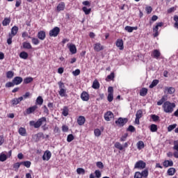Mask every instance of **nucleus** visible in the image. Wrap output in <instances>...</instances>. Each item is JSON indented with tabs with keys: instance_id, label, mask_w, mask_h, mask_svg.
I'll list each match as a JSON object with an SVG mask.
<instances>
[{
	"instance_id": "f257e3e1",
	"label": "nucleus",
	"mask_w": 178,
	"mask_h": 178,
	"mask_svg": "<svg viewBox=\"0 0 178 178\" xmlns=\"http://www.w3.org/2000/svg\"><path fill=\"white\" fill-rule=\"evenodd\" d=\"M162 107L165 113H172L174 111V108L176 107V105L175 103H171L167 101L163 104Z\"/></svg>"
},
{
	"instance_id": "f03ea898",
	"label": "nucleus",
	"mask_w": 178,
	"mask_h": 178,
	"mask_svg": "<svg viewBox=\"0 0 178 178\" xmlns=\"http://www.w3.org/2000/svg\"><path fill=\"white\" fill-rule=\"evenodd\" d=\"M47 122L46 118L42 117V118L38 119V120L36 122H35L34 121H31L29 122V124L31 127H34V128H35V129H38L42 124V122Z\"/></svg>"
},
{
	"instance_id": "7ed1b4c3",
	"label": "nucleus",
	"mask_w": 178,
	"mask_h": 178,
	"mask_svg": "<svg viewBox=\"0 0 178 178\" xmlns=\"http://www.w3.org/2000/svg\"><path fill=\"white\" fill-rule=\"evenodd\" d=\"M59 86V91L58 94L61 97H66L67 95V90L65 89V85L63 82L60 81L58 83Z\"/></svg>"
},
{
	"instance_id": "20e7f679",
	"label": "nucleus",
	"mask_w": 178,
	"mask_h": 178,
	"mask_svg": "<svg viewBox=\"0 0 178 178\" xmlns=\"http://www.w3.org/2000/svg\"><path fill=\"white\" fill-rule=\"evenodd\" d=\"M149 175L148 169L143 170L141 172H136L134 175V178H147Z\"/></svg>"
},
{
	"instance_id": "39448f33",
	"label": "nucleus",
	"mask_w": 178,
	"mask_h": 178,
	"mask_svg": "<svg viewBox=\"0 0 178 178\" xmlns=\"http://www.w3.org/2000/svg\"><path fill=\"white\" fill-rule=\"evenodd\" d=\"M60 31V28H58V26H55L54 28H53V29H51L49 31V35L50 37L56 38L59 34Z\"/></svg>"
},
{
	"instance_id": "423d86ee",
	"label": "nucleus",
	"mask_w": 178,
	"mask_h": 178,
	"mask_svg": "<svg viewBox=\"0 0 178 178\" xmlns=\"http://www.w3.org/2000/svg\"><path fill=\"white\" fill-rule=\"evenodd\" d=\"M146 167V163H145L143 161H138L134 165L135 169H138V170H143Z\"/></svg>"
},
{
	"instance_id": "0eeeda50",
	"label": "nucleus",
	"mask_w": 178,
	"mask_h": 178,
	"mask_svg": "<svg viewBox=\"0 0 178 178\" xmlns=\"http://www.w3.org/2000/svg\"><path fill=\"white\" fill-rule=\"evenodd\" d=\"M127 122H128V120L127 118H118V120L115 121V124L119 127H122L127 123Z\"/></svg>"
},
{
	"instance_id": "6e6552de",
	"label": "nucleus",
	"mask_w": 178,
	"mask_h": 178,
	"mask_svg": "<svg viewBox=\"0 0 178 178\" xmlns=\"http://www.w3.org/2000/svg\"><path fill=\"white\" fill-rule=\"evenodd\" d=\"M163 22H158V24L156 25V26H154L153 28V32L154 33V37L156 38L159 36V27L163 26Z\"/></svg>"
},
{
	"instance_id": "1a4fd4ad",
	"label": "nucleus",
	"mask_w": 178,
	"mask_h": 178,
	"mask_svg": "<svg viewBox=\"0 0 178 178\" xmlns=\"http://www.w3.org/2000/svg\"><path fill=\"white\" fill-rule=\"evenodd\" d=\"M113 118H114V114L111 111H107L104 114V120L107 122L111 121Z\"/></svg>"
},
{
	"instance_id": "9d476101",
	"label": "nucleus",
	"mask_w": 178,
	"mask_h": 178,
	"mask_svg": "<svg viewBox=\"0 0 178 178\" xmlns=\"http://www.w3.org/2000/svg\"><path fill=\"white\" fill-rule=\"evenodd\" d=\"M37 108H38L37 105L31 106L26 110L25 113L26 115H30V114L34 113V112L36 111Z\"/></svg>"
},
{
	"instance_id": "9b49d317",
	"label": "nucleus",
	"mask_w": 178,
	"mask_h": 178,
	"mask_svg": "<svg viewBox=\"0 0 178 178\" xmlns=\"http://www.w3.org/2000/svg\"><path fill=\"white\" fill-rule=\"evenodd\" d=\"M104 47L101 44V43H95L94 44V50L97 52H99L104 50Z\"/></svg>"
},
{
	"instance_id": "f8f14e48",
	"label": "nucleus",
	"mask_w": 178,
	"mask_h": 178,
	"mask_svg": "<svg viewBox=\"0 0 178 178\" xmlns=\"http://www.w3.org/2000/svg\"><path fill=\"white\" fill-rule=\"evenodd\" d=\"M117 47L119 48L120 50H123L124 49V42L122 40V39H118L116 40V43H115Z\"/></svg>"
},
{
	"instance_id": "ddd939ff",
	"label": "nucleus",
	"mask_w": 178,
	"mask_h": 178,
	"mask_svg": "<svg viewBox=\"0 0 178 178\" xmlns=\"http://www.w3.org/2000/svg\"><path fill=\"white\" fill-rule=\"evenodd\" d=\"M173 149L177 151V152H174L173 156H174L176 159H178V140L174 141Z\"/></svg>"
},
{
	"instance_id": "4468645a",
	"label": "nucleus",
	"mask_w": 178,
	"mask_h": 178,
	"mask_svg": "<svg viewBox=\"0 0 178 178\" xmlns=\"http://www.w3.org/2000/svg\"><path fill=\"white\" fill-rule=\"evenodd\" d=\"M161 55V54L160 53L159 50H157V49H155L152 53V56L156 59H159Z\"/></svg>"
},
{
	"instance_id": "2eb2a0df",
	"label": "nucleus",
	"mask_w": 178,
	"mask_h": 178,
	"mask_svg": "<svg viewBox=\"0 0 178 178\" xmlns=\"http://www.w3.org/2000/svg\"><path fill=\"white\" fill-rule=\"evenodd\" d=\"M81 99L83 102H88L90 99V95H88V93H87L86 92L84 91L81 95Z\"/></svg>"
},
{
	"instance_id": "dca6fc26",
	"label": "nucleus",
	"mask_w": 178,
	"mask_h": 178,
	"mask_svg": "<svg viewBox=\"0 0 178 178\" xmlns=\"http://www.w3.org/2000/svg\"><path fill=\"white\" fill-rule=\"evenodd\" d=\"M51 156V153L49 151H46L42 156V159L44 161H49Z\"/></svg>"
},
{
	"instance_id": "f3484780",
	"label": "nucleus",
	"mask_w": 178,
	"mask_h": 178,
	"mask_svg": "<svg viewBox=\"0 0 178 178\" xmlns=\"http://www.w3.org/2000/svg\"><path fill=\"white\" fill-rule=\"evenodd\" d=\"M35 142H38L41 138H44V136L42 133H38L33 136Z\"/></svg>"
},
{
	"instance_id": "a211bd4d",
	"label": "nucleus",
	"mask_w": 178,
	"mask_h": 178,
	"mask_svg": "<svg viewBox=\"0 0 178 178\" xmlns=\"http://www.w3.org/2000/svg\"><path fill=\"white\" fill-rule=\"evenodd\" d=\"M23 81V79L22 77L16 76L13 80V82L14 83V85H19Z\"/></svg>"
},
{
	"instance_id": "6ab92c4d",
	"label": "nucleus",
	"mask_w": 178,
	"mask_h": 178,
	"mask_svg": "<svg viewBox=\"0 0 178 178\" xmlns=\"http://www.w3.org/2000/svg\"><path fill=\"white\" fill-rule=\"evenodd\" d=\"M86 122V118L83 116H79L77 119V123L79 126H82Z\"/></svg>"
},
{
	"instance_id": "aec40b11",
	"label": "nucleus",
	"mask_w": 178,
	"mask_h": 178,
	"mask_svg": "<svg viewBox=\"0 0 178 178\" xmlns=\"http://www.w3.org/2000/svg\"><path fill=\"white\" fill-rule=\"evenodd\" d=\"M65 8V3H63V1H61L60 3H59V4L57 6V11L58 12H60V11H63L64 9Z\"/></svg>"
},
{
	"instance_id": "412c9836",
	"label": "nucleus",
	"mask_w": 178,
	"mask_h": 178,
	"mask_svg": "<svg viewBox=\"0 0 178 178\" xmlns=\"http://www.w3.org/2000/svg\"><path fill=\"white\" fill-rule=\"evenodd\" d=\"M45 37H46V33H45L44 31H40V32H38V38L40 40H44L45 39Z\"/></svg>"
},
{
	"instance_id": "4be33fe9",
	"label": "nucleus",
	"mask_w": 178,
	"mask_h": 178,
	"mask_svg": "<svg viewBox=\"0 0 178 178\" xmlns=\"http://www.w3.org/2000/svg\"><path fill=\"white\" fill-rule=\"evenodd\" d=\"M163 165L165 168H168V167H172L173 166L174 163L172 161H168V160H165L164 161V162L163 163Z\"/></svg>"
},
{
	"instance_id": "5701e85b",
	"label": "nucleus",
	"mask_w": 178,
	"mask_h": 178,
	"mask_svg": "<svg viewBox=\"0 0 178 178\" xmlns=\"http://www.w3.org/2000/svg\"><path fill=\"white\" fill-rule=\"evenodd\" d=\"M18 30V26H13V28L11 29V33L8 34L14 37L17 35Z\"/></svg>"
},
{
	"instance_id": "b1692460",
	"label": "nucleus",
	"mask_w": 178,
	"mask_h": 178,
	"mask_svg": "<svg viewBox=\"0 0 178 178\" xmlns=\"http://www.w3.org/2000/svg\"><path fill=\"white\" fill-rule=\"evenodd\" d=\"M23 100V97H20L18 99L15 98L11 101V103L13 106H15L17 104H18L20 102H22Z\"/></svg>"
},
{
	"instance_id": "393cba45",
	"label": "nucleus",
	"mask_w": 178,
	"mask_h": 178,
	"mask_svg": "<svg viewBox=\"0 0 178 178\" xmlns=\"http://www.w3.org/2000/svg\"><path fill=\"white\" fill-rule=\"evenodd\" d=\"M29 57V54L28 53H26V51H21V53H19V58L24 60H26Z\"/></svg>"
},
{
	"instance_id": "a878e982",
	"label": "nucleus",
	"mask_w": 178,
	"mask_h": 178,
	"mask_svg": "<svg viewBox=\"0 0 178 178\" xmlns=\"http://www.w3.org/2000/svg\"><path fill=\"white\" fill-rule=\"evenodd\" d=\"M69 49H70V51L72 54H75L76 53V47L75 44H70Z\"/></svg>"
},
{
	"instance_id": "bb28decb",
	"label": "nucleus",
	"mask_w": 178,
	"mask_h": 178,
	"mask_svg": "<svg viewBox=\"0 0 178 178\" xmlns=\"http://www.w3.org/2000/svg\"><path fill=\"white\" fill-rule=\"evenodd\" d=\"M18 133L19 134V135H21L22 136H26V131L25 128L23 127H20L18 130Z\"/></svg>"
},
{
	"instance_id": "cd10ccee",
	"label": "nucleus",
	"mask_w": 178,
	"mask_h": 178,
	"mask_svg": "<svg viewBox=\"0 0 178 178\" xmlns=\"http://www.w3.org/2000/svg\"><path fill=\"white\" fill-rule=\"evenodd\" d=\"M167 102V97L166 96H163L161 99H160L158 102H157V105L158 106H161L163 105V104Z\"/></svg>"
},
{
	"instance_id": "c85d7f7f",
	"label": "nucleus",
	"mask_w": 178,
	"mask_h": 178,
	"mask_svg": "<svg viewBox=\"0 0 178 178\" xmlns=\"http://www.w3.org/2000/svg\"><path fill=\"white\" fill-rule=\"evenodd\" d=\"M138 150H140L145 147V144L142 140H140L136 144Z\"/></svg>"
},
{
	"instance_id": "c756f323",
	"label": "nucleus",
	"mask_w": 178,
	"mask_h": 178,
	"mask_svg": "<svg viewBox=\"0 0 178 178\" xmlns=\"http://www.w3.org/2000/svg\"><path fill=\"white\" fill-rule=\"evenodd\" d=\"M22 45H23V48L25 49H32V46H31V43H29V42H24Z\"/></svg>"
},
{
	"instance_id": "7c9ffc66",
	"label": "nucleus",
	"mask_w": 178,
	"mask_h": 178,
	"mask_svg": "<svg viewBox=\"0 0 178 178\" xmlns=\"http://www.w3.org/2000/svg\"><path fill=\"white\" fill-rule=\"evenodd\" d=\"M176 172V170L174 168H170L168 169L167 173L169 176H173Z\"/></svg>"
},
{
	"instance_id": "2f4dec72",
	"label": "nucleus",
	"mask_w": 178,
	"mask_h": 178,
	"mask_svg": "<svg viewBox=\"0 0 178 178\" xmlns=\"http://www.w3.org/2000/svg\"><path fill=\"white\" fill-rule=\"evenodd\" d=\"M147 92H148V90L145 88H143L140 91V95L142 97H145L147 95Z\"/></svg>"
},
{
	"instance_id": "473e14b6",
	"label": "nucleus",
	"mask_w": 178,
	"mask_h": 178,
	"mask_svg": "<svg viewBox=\"0 0 178 178\" xmlns=\"http://www.w3.org/2000/svg\"><path fill=\"white\" fill-rule=\"evenodd\" d=\"M92 88L95 89V90H97L100 87V85H99V83L98 82L97 80H95L93 83H92Z\"/></svg>"
},
{
	"instance_id": "72a5a7b5",
	"label": "nucleus",
	"mask_w": 178,
	"mask_h": 178,
	"mask_svg": "<svg viewBox=\"0 0 178 178\" xmlns=\"http://www.w3.org/2000/svg\"><path fill=\"white\" fill-rule=\"evenodd\" d=\"M82 10L85 13L86 15H88L91 13L92 10H91V8H88V7H83Z\"/></svg>"
},
{
	"instance_id": "f704fd0d",
	"label": "nucleus",
	"mask_w": 178,
	"mask_h": 178,
	"mask_svg": "<svg viewBox=\"0 0 178 178\" xmlns=\"http://www.w3.org/2000/svg\"><path fill=\"white\" fill-rule=\"evenodd\" d=\"M68 113H69V109L67 106H64L62 111L63 115L66 117L68 115Z\"/></svg>"
},
{
	"instance_id": "c9c22d12",
	"label": "nucleus",
	"mask_w": 178,
	"mask_h": 178,
	"mask_svg": "<svg viewBox=\"0 0 178 178\" xmlns=\"http://www.w3.org/2000/svg\"><path fill=\"white\" fill-rule=\"evenodd\" d=\"M10 23V18H4L3 21L2 22V25L3 26H6L9 25Z\"/></svg>"
},
{
	"instance_id": "e433bc0d",
	"label": "nucleus",
	"mask_w": 178,
	"mask_h": 178,
	"mask_svg": "<svg viewBox=\"0 0 178 178\" xmlns=\"http://www.w3.org/2000/svg\"><path fill=\"white\" fill-rule=\"evenodd\" d=\"M43 102H44V100L42 99V97L39 96V97L37 98V99H36V103H35V104H36V106H37V105L41 106V105H42Z\"/></svg>"
},
{
	"instance_id": "4c0bfd02",
	"label": "nucleus",
	"mask_w": 178,
	"mask_h": 178,
	"mask_svg": "<svg viewBox=\"0 0 178 178\" xmlns=\"http://www.w3.org/2000/svg\"><path fill=\"white\" fill-rule=\"evenodd\" d=\"M8 159V156L3 154V152L0 154V161L1 162H4L5 161H6Z\"/></svg>"
},
{
	"instance_id": "58836bf2",
	"label": "nucleus",
	"mask_w": 178,
	"mask_h": 178,
	"mask_svg": "<svg viewBox=\"0 0 178 178\" xmlns=\"http://www.w3.org/2000/svg\"><path fill=\"white\" fill-rule=\"evenodd\" d=\"M165 90L168 92V94L172 95L175 92V89L172 87L170 88H166Z\"/></svg>"
},
{
	"instance_id": "ea45409f",
	"label": "nucleus",
	"mask_w": 178,
	"mask_h": 178,
	"mask_svg": "<svg viewBox=\"0 0 178 178\" xmlns=\"http://www.w3.org/2000/svg\"><path fill=\"white\" fill-rule=\"evenodd\" d=\"M177 127V124H171L168 127V132H171L172 130H174L175 129H176V127Z\"/></svg>"
},
{
	"instance_id": "a19ab883",
	"label": "nucleus",
	"mask_w": 178,
	"mask_h": 178,
	"mask_svg": "<svg viewBox=\"0 0 178 178\" xmlns=\"http://www.w3.org/2000/svg\"><path fill=\"white\" fill-rule=\"evenodd\" d=\"M14 76V72L12 71H8L6 72V77L7 79H12Z\"/></svg>"
},
{
	"instance_id": "79ce46f5",
	"label": "nucleus",
	"mask_w": 178,
	"mask_h": 178,
	"mask_svg": "<svg viewBox=\"0 0 178 178\" xmlns=\"http://www.w3.org/2000/svg\"><path fill=\"white\" fill-rule=\"evenodd\" d=\"M159 83V80H154L152 83V84L149 86V88H154L155 86H156Z\"/></svg>"
},
{
	"instance_id": "37998d69",
	"label": "nucleus",
	"mask_w": 178,
	"mask_h": 178,
	"mask_svg": "<svg viewBox=\"0 0 178 178\" xmlns=\"http://www.w3.org/2000/svg\"><path fill=\"white\" fill-rule=\"evenodd\" d=\"M33 81V78H31V77H27V78L24 79V83L25 84H28V83H31Z\"/></svg>"
},
{
	"instance_id": "c03bdc74",
	"label": "nucleus",
	"mask_w": 178,
	"mask_h": 178,
	"mask_svg": "<svg viewBox=\"0 0 178 178\" xmlns=\"http://www.w3.org/2000/svg\"><path fill=\"white\" fill-rule=\"evenodd\" d=\"M115 147L117 148V149H118L120 150V151H122V150H123V147H122V145L120 143H118V142L115 143Z\"/></svg>"
},
{
	"instance_id": "a18cd8bd",
	"label": "nucleus",
	"mask_w": 178,
	"mask_h": 178,
	"mask_svg": "<svg viewBox=\"0 0 178 178\" xmlns=\"http://www.w3.org/2000/svg\"><path fill=\"white\" fill-rule=\"evenodd\" d=\"M143 117V111L142 110H138L136 114V118L140 119Z\"/></svg>"
},
{
	"instance_id": "49530a36",
	"label": "nucleus",
	"mask_w": 178,
	"mask_h": 178,
	"mask_svg": "<svg viewBox=\"0 0 178 178\" xmlns=\"http://www.w3.org/2000/svg\"><path fill=\"white\" fill-rule=\"evenodd\" d=\"M94 134L96 137H99L102 134V132H101L100 129H96L94 131Z\"/></svg>"
},
{
	"instance_id": "de8ad7c7",
	"label": "nucleus",
	"mask_w": 178,
	"mask_h": 178,
	"mask_svg": "<svg viewBox=\"0 0 178 178\" xmlns=\"http://www.w3.org/2000/svg\"><path fill=\"white\" fill-rule=\"evenodd\" d=\"M157 130H158V128H157V126L156 124H152L150 126V131L152 132H156V131H157Z\"/></svg>"
},
{
	"instance_id": "09e8293b",
	"label": "nucleus",
	"mask_w": 178,
	"mask_h": 178,
	"mask_svg": "<svg viewBox=\"0 0 178 178\" xmlns=\"http://www.w3.org/2000/svg\"><path fill=\"white\" fill-rule=\"evenodd\" d=\"M21 164L26 167L27 168H30L31 163L30 161H24L21 162Z\"/></svg>"
},
{
	"instance_id": "8fccbe9b",
	"label": "nucleus",
	"mask_w": 178,
	"mask_h": 178,
	"mask_svg": "<svg viewBox=\"0 0 178 178\" xmlns=\"http://www.w3.org/2000/svg\"><path fill=\"white\" fill-rule=\"evenodd\" d=\"M32 40V43L34 45H38L40 43V40H38V39H37V38H31Z\"/></svg>"
},
{
	"instance_id": "3c124183",
	"label": "nucleus",
	"mask_w": 178,
	"mask_h": 178,
	"mask_svg": "<svg viewBox=\"0 0 178 178\" xmlns=\"http://www.w3.org/2000/svg\"><path fill=\"white\" fill-rule=\"evenodd\" d=\"M82 4L83 6H84V7H88V8H90L91 6L90 1H88V0L83 1Z\"/></svg>"
},
{
	"instance_id": "603ef678",
	"label": "nucleus",
	"mask_w": 178,
	"mask_h": 178,
	"mask_svg": "<svg viewBox=\"0 0 178 178\" xmlns=\"http://www.w3.org/2000/svg\"><path fill=\"white\" fill-rule=\"evenodd\" d=\"M152 10H153L152 7H151L150 6H147L145 8V10H146L147 15L151 14V13L152 12Z\"/></svg>"
},
{
	"instance_id": "864d4df0",
	"label": "nucleus",
	"mask_w": 178,
	"mask_h": 178,
	"mask_svg": "<svg viewBox=\"0 0 178 178\" xmlns=\"http://www.w3.org/2000/svg\"><path fill=\"white\" fill-rule=\"evenodd\" d=\"M13 37L14 36H13L12 35L8 34V38L7 39V44L8 45H10L12 44V40Z\"/></svg>"
},
{
	"instance_id": "5fc2aeb1",
	"label": "nucleus",
	"mask_w": 178,
	"mask_h": 178,
	"mask_svg": "<svg viewBox=\"0 0 178 178\" xmlns=\"http://www.w3.org/2000/svg\"><path fill=\"white\" fill-rule=\"evenodd\" d=\"M74 139V137L72 134H70L67 136V141L68 143H70L72 142L73 140Z\"/></svg>"
},
{
	"instance_id": "6e6d98bb",
	"label": "nucleus",
	"mask_w": 178,
	"mask_h": 178,
	"mask_svg": "<svg viewBox=\"0 0 178 178\" xmlns=\"http://www.w3.org/2000/svg\"><path fill=\"white\" fill-rule=\"evenodd\" d=\"M127 131H130L131 133H134L136 131V129L134 127H133L132 125H130L128 129H127Z\"/></svg>"
},
{
	"instance_id": "4d7b16f0",
	"label": "nucleus",
	"mask_w": 178,
	"mask_h": 178,
	"mask_svg": "<svg viewBox=\"0 0 178 178\" xmlns=\"http://www.w3.org/2000/svg\"><path fill=\"white\" fill-rule=\"evenodd\" d=\"M76 172H77V174H79V175H81V174L84 175V174H85V170L83 169V168H78V169L76 170Z\"/></svg>"
},
{
	"instance_id": "13d9d810",
	"label": "nucleus",
	"mask_w": 178,
	"mask_h": 178,
	"mask_svg": "<svg viewBox=\"0 0 178 178\" xmlns=\"http://www.w3.org/2000/svg\"><path fill=\"white\" fill-rule=\"evenodd\" d=\"M174 21L175 22V26L178 29V15L174 16Z\"/></svg>"
},
{
	"instance_id": "bf43d9fd",
	"label": "nucleus",
	"mask_w": 178,
	"mask_h": 178,
	"mask_svg": "<svg viewBox=\"0 0 178 178\" xmlns=\"http://www.w3.org/2000/svg\"><path fill=\"white\" fill-rule=\"evenodd\" d=\"M127 137H128V134H127V133L124 134L121 137L120 141H121V142L126 141Z\"/></svg>"
},
{
	"instance_id": "052dcab7",
	"label": "nucleus",
	"mask_w": 178,
	"mask_h": 178,
	"mask_svg": "<svg viewBox=\"0 0 178 178\" xmlns=\"http://www.w3.org/2000/svg\"><path fill=\"white\" fill-rule=\"evenodd\" d=\"M152 119L153 120L154 122H157L159 120V117L156 115H151Z\"/></svg>"
},
{
	"instance_id": "680f3d73",
	"label": "nucleus",
	"mask_w": 178,
	"mask_h": 178,
	"mask_svg": "<svg viewBox=\"0 0 178 178\" xmlns=\"http://www.w3.org/2000/svg\"><path fill=\"white\" fill-rule=\"evenodd\" d=\"M15 86V83H13V81L12 82H8L6 83V88H11Z\"/></svg>"
},
{
	"instance_id": "e2e57ef3",
	"label": "nucleus",
	"mask_w": 178,
	"mask_h": 178,
	"mask_svg": "<svg viewBox=\"0 0 178 178\" xmlns=\"http://www.w3.org/2000/svg\"><path fill=\"white\" fill-rule=\"evenodd\" d=\"M124 29H125V31H127L129 33H132L133 32V27L132 26H125Z\"/></svg>"
},
{
	"instance_id": "0e129e2a",
	"label": "nucleus",
	"mask_w": 178,
	"mask_h": 178,
	"mask_svg": "<svg viewBox=\"0 0 178 178\" xmlns=\"http://www.w3.org/2000/svg\"><path fill=\"white\" fill-rule=\"evenodd\" d=\"M107 99H108V101L109 102H113V94H108V95Z\"/></svg>"
},
{
	"instance_id": "69168bd1",
	"label": "nucleus",
	"mask_w": 178,
	"mask_h": 178,
	"mask_svg": "<svg viewBox=\"0 0 178 178\" xmlns=\"http://www.w3.org/2000/svg\"><path fill=\"white\" fill-rule=\"evenodd\" d=\"M95 177H96L97 178H100L101 176H102L101 172H100L99 170H95Z\"/></svg>"
},
{
	"instance_id": "338daca9",
	"label": "nucleus",
	"mask_w": 178,
	"mask_h": 178,
	"mask_svg": "<svg viewBox=\"0 0 178 178\" xmlns=\"http://www.w3.org/2000/svg\"><path fill=\"white\" fill-rule=\"evenodd\" d=\"M97 168H100V169H103L104 168V164L101 162L99 161L96 163Z\"/></svg>"
},
{
	"instance_id": "774afa93",
	"label": "nucleus",
	"mask_w": 178,
	"mask_h": 178,
	"mask_svg": "<svg viewBox=\"0 0 178 178\" xmlns=\"http://www.w3.org/2000/svg\"><path fill=\"white\" fill-rule=\"evenodd\" d=\"M21 165V163H16L13 165V168L15 170H18Z\"/></svg>"
}]
</instances>
